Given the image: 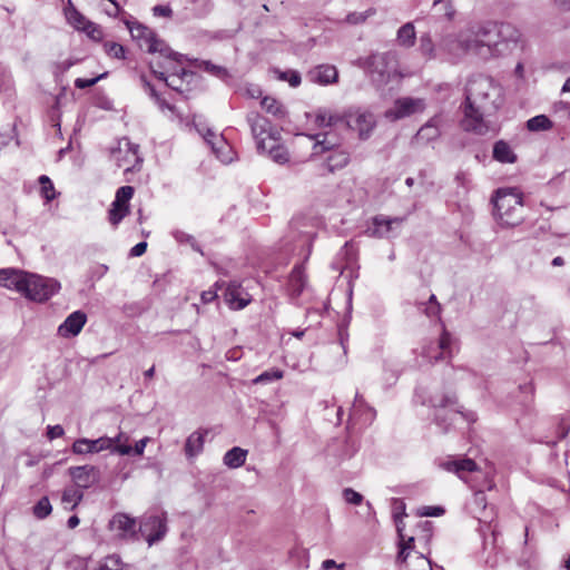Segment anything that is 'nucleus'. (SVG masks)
<instances>
[{
    "label": "nucleus",
    "mask_w": 570,
    "mask_h": 570,
    "mask_svg": "<svg viewBox=\"0 0 570 570\" xmlns=\"http://www.w3.org/2000/svg\"><path fill=\"white\" fill-rule=\"evenodd\" d=\"M495 220L503 227H514L524 219L523 199L515 188H501L492 198Z\"/></svg>",
    "instance_id": "4"
},
{
    "label": "nucleus",
    "mask_w": 570,
    "mask_h": 570,
    "mask_svg": "<svg viewBox=\"0 0 570 570\" xmlns=\"http://www.w3.org/2000/svg\"><path fill=\"white\" fill-rule=\"evenodd\" d=\"M419 308L430 318L440 317L441 305L440 304H420Z\"/></svg>",
    "instance_id": "53"
},
{
    "label": "nucleus",
    "mask_w": 570,
    "mask_h": 570,
    "mask_svg": "<svg viewBox=\"0 0 570 570\" xmlns=\"http://www.w3.org/2000/svg\"><path fill=\"white\" fill-rule=\"evenodd\" d=\"M473 503L480 510V512L475 517L480 521V523L488 524L487 527L491 531L492 537H493L492 544L494 546L495 540H497V535H498V531H497V527H492V524H491L492 521L491 520L490 521L487 520V517L484 515L485 508H487V498H485L484 491L482 489L476 490L474 492Z\"/></svg>",
    "instance_id": "29"
},
{
    "label": "nucleus",
    "mask_w": 570,
    "mask_h": 570,
    "mask_svg": "<svg viewBox=\"0 0 570 570\" xmlns=\"http://www.w3.org/2000/svg\"><path fill=\"white\" fill-rule=\"evenodd\" d=\"M502 104V87L492 78L485 76L471 78L465 88L463 129L476 135H485L489 126L484 117L494 114Z\"/></svg>",
    "instance_id": "1"
},
{
    "label": "nucleus",
    "mask_w": 570,
    "mask_h": 570,
    "mask_svg": "<svg viewBox=\"0 0 570 570\" xmlns=\"http://www.w3.org/2000/svg\"><path fill=\"white\" fill-rule=\"evenodd\" d=\"M424 109V101L419 98H401L394 104V107L386 111V117L393 120L407 117L414 112Z\"/></svg>",
    "instance_id": "18"
},
{
    "label": "nucleus",
    "mask_w": 570,
    "mask_h": 570,
    "mask_svg": "<svg viewBox=\"0 0 570 570\" xmlns=\"http://www.w3.org/2000/svg\"><path fill=\"white\" fill-rule=\"evenodd\" d=\"M410 558L412 559L411 562L406 560L405 563H401L405 570H432L431 561L423 554L415 552Z\"/></svg>",
    "instance_id": "39"
},
{
    "label": "nucleus",
    "mask_w": 570,
    "mask_h": 570,
    "mask_svg": "<svg viewBox=\"0 0 570 570\" xmlns=\"http://www.w3.org/2000/svg\"><path fill=\"white\" fill-rule=\"evenodd\" d=\"M62 11L67 22L75 29L83 31L94 40H99L102 37L101 29L79 12L71 0L63 3Z\"/></svg>",
    "instance_id": "10"
},
{
    "label": "nucleus",
    "mask_w": 570,
    "mask_h": 570,
    "mask_svg": "<svg viewBox=\"0 0 570 570\" xmlns=\"http://www.w3.org/2000/svg\"><path fill=\"white\" fill-rule=\"evenodd\" d=\"M225 301L232 309L237 311L246 307L250 297L247 293H243L239 285L230 283L225 291Z\"/></svg>",
    "instance_id": "26"
},
{
    "label": "nucleus",
    "mask_w": 570,
    "mask_h": 570,
    "mask_svg": "<svg viewBox=\"0 0 570 570\" xmlns=\"http://www.w3.org/2000/svg\"><path fill=\"white\" fill-rule=\"evenodd\" d=\"M429 402L434 410L433 421L442 433H448L459 421L473 423L478 419L473 411L464 412L458 407V400L453 393L434 394Z\"/></svg>",
    "instance_id": "3"
},
{
    "label": "nucleus",
    "mask_w": 570,
    "mask_h": 570,
    "mask_svg": "<svg viewBox=\"0 0 570 570\" xmlns=\"http://www.w3.org/2000/svg\"><path fill=\"white\" fill-rule=\"evenodd\" d=\"M284 377V371L279 368H271L253 380V384H268Z\"/></svg>",
    "instance_id": "41"
},
{
    "label": "nucleus",
    "mask_w": 570,
    "mask_h": 570,
    "mask_svg": "<svg viewBox=\"0 0 570 570\" xmlns=\"http://www.w3.org/2000/svg\"><path fill=\"white\" fill-rule=\"evenodd\" d=\"M204 436H205V433L193 432L187 438L186 443H185V453L188 458H194L203 451Z\"/></svg>",
    "instance_id": "36"
},
{
    "label": "nucleus",
    "mask_w": 570,
    "mask_h": 570,
    "mask_svg": "<svg viewBox=\"0 0 570 570\" xmlns=\"http://www.w3.org/2000/svg\"><path fill=\"white\" fill-rule=\"evenodd\" d=\"M527 128L530 131L548 130L552 128V121L544 115L534 116L527 121Z\"/></svg>",
    "instance_id": "42"
},
{
    "label": "nucleus",
    "mask_w": 570,
    "mask_h": 570,
    "mask_svg": "<svg viewBox=\"0 0 570 570\" xmlns=\"http://www.w3.org/2000/svg\"><path fill=\"white\" fill-rule=\"evenodd\" d=\"M345 121L352 130L357 131L361 139L368 138L376 124L374 115L361 108L350 109L345 114Z\"/></svg>",
    "instance_id": "12"
},
{
    "label": "nucleus",
    "mask_w": 570,
    "mask_h": 570,
    "mask_svg": "<svg viewBox=\"0 0 570 570\" xmlns=\"http://www.w3.org/2000/svg\"><path fill=\"white\" fill-rule=\"evenodd\" d=\"M509 26L488 23L478 29L476 32L446 36L442 39L440 48L450 55L459 57L464 53H473L482 59L497 57L510 49V40L503 39L504 29Z\"/></svg>",
    "instance_id": "2"
},
{
    "label": "nucleus",
    "mask_w": 570,
    "mask_h": 570,
    "mask_svg": "<svg viewBox=\"0 0 570 570\" xmlns=\"http://www.w3.org/2000/svg\"><path fill=\"white\" fill-rule=\"evenodd\" d=\"M126 157L125 159L117 158L118 166L124 167L126 171L134 169L137 165L142 163V158L138 155V145L126 141Z\"/></svg>",
    "instance_id": "32"
},
{
    "label": "nucleus",
    "mask_w": 570,
    "mask_h": 570,
    "mask_svg": "<svg viewBox=\"0 0 570 570\" xmlns=\"http://www.w3.org/2000/svg\"><path fill=\"white\" fill-rule=\"evenodd\" d=\"M106 52L114 58L124 59L125 58V48L117 42H106L105 43Z\"/></svg>",
    "instance_id": "52"
},
{
    "label": "nucleus",
    "mask_w": 570,
    "mask_h": 570,
    "mask_svg": "<svg viewBox=\"0 0 570 570\" xmlns=\"http://www.w3.org/2000/svg\"><path fill=\"white\" fill-rule=\"evenodd\" d=\"M392 513L395 519L399 535H402L401 518L405 515V503L402 499H392Z\"/></svg>",
    "instance_id": "47"
},
{
    "label": "nucleus",
    "mask_w": 570,
    "mask_h": 570,
    "mask_svg": "<svg viewBox=\"0 0 570 570\" xmlns=\"http://www.w3.org/2000/svg\"><path fill=\"white\" fill-rule=\"evenodd\" d=\"M83 498V492L81 489L76 487H70L63 490L61 501L63 504H70V510L76 509V507L81 502ZM68 509V507H66Z\"/></svg>",
    "instance_id": "38"
},
{
    "label": "nucleus",
    "mask_w": 570,
    "mask_h": 570,
    "mask_svg": "<svg viewBox=\"0 0 570 570\" xmlns=\"http://www.w3.org/2000/svg\"><path fill=\"white\" fill-rule=\"evenodd\" d=\"M217 297L216 291L208 289L202 293V302L204 304L212 303Z\"/></svg>",
    "instance_id": "63"
},
{
    "label": "nucleus",
    "mask_w": 570,
    "mask_h": 570,
    "mask_svg": "<svg viewBox=\"0 0 570 570\" xmlns=\"http://www.w3.org/2000/svg\"><path fill=\"white\" fill-rule=\"evenodd\" d=\"M199 67L218 78H225L228 75L227 70L224 67L216 66L210 61H202Z\"/></svg>",
    "instance_id": "51"
},
{
    "label": "nucleus",
    "mask_w": 570,
    "mask_h": 570,
    "mask_svg": "<svg viewBox=\"0 0 570 570\" xmlns=\"http://www.w3.org/2000/svg\"><path fill=\"white\" fill-rule=\"evenodd\" d=\"M87 322L82 311H75L58 327V335L65 338L77 336Z\"/></svg>",
    "instance_id": "21"
},
{
    "label": "nucleus",
    "mask_w": 570,
    "mask_h": 570,
    "mask_svg": "<svg viewBox=\"0 0 570 570\" xmlns=\"http://www.w3.org/2000/svg\"><path fill=\"white\" fill-rule=\"evenodd\" d=\"M204 139L212 146L213 151L222 163L228 164L233 160V150L222 135L218 137L213 130L207 129Z\"/></svg>",
    "instance_id": "22"
},
{
    "label": "nucleus",
    "mask_w": 570,
    "mask_h": 570,
    "mask_svg": "<svg viewBox=\"0 0 570 570\" xmlns=\"http://www.w3.org/2000/svg\"><path fill=\"white\" fill-rule=\"evenodd\" d=\"M40 193L47 202H51L56 197L55 187L51 179L41 175L39 177Z\"/></svg>",
    "instance_id": "48"
},
{
    "label": "nucleus",
    "mask_w": 570,
    "mask_h": 570,
    "mask_svg": "<svg viewBox=\"0 0 570 570\" xmlns=\"http://www.w3.org/2000/svg\"><path fill=\"white\" fill-rule=\"evenodd\" d=\"M59 288L60 284L56 279L28 273L22 294L31 301L45 302Z\"/></svg>",
    "instance_id": "8"
},
{
    "label": "nucleus",
    "mask_w": 570,
    "mask_h": 570,
    "mask_svg": "<svg viewBox=\"0 0 570 570\" xmlns=\"http://www.w3.org/2000/svg\"><path fill=\"white\" fill-rule=\"evenodd\" d=\"M109 529L120 539L134 538L137 533L136 519L126 513H116L109 521Z\"/></svg>",
    "instance_id": "19"
},
{
    "label": "nucleus",
    "mask_w": 570,
    "mask_h": 570,
    "mask_svg": "<svg viewBox=\"0 0 570 570\" xmlns=\"http://www.w3.org/2000/svg\"><path fill=\"white\" fill-rule=\"evenodd\" d=\"M114 446L112 438L102 436L96 440L78 439L72 444V452L75 454L98 453L104 450H109Z\"/></svg>",
    "instance_id": "20"
},
{
    "label": "nucleus",
    "mask_w": 570,
    "mask_h": 570,
    "mask_svg": "<svg viewBox=\"0 0 570 570\" xmlns=\"http://www.w3.org/2000/svg\"><path fill=\"white\" fill-rule=\"evenodd\" d=\"M68 471L76 488L81 490L92 487L100 478L99 470L92 465L71 466Z\"/></svg>",
    "instance_id": "17"
},
{
    "label": "nucleus",
    "mask_w": 570,
    "mask_h": 570,
    "mask_svg": "<svg viewBox=\"0 0 570 570\" xmlns=\"http://www.w3.org/2000/svg\"><path fill=\"white\" fill-rule=\"evenodd\" d=\"M277 77L279 80L287 81L291 87H297L301 85L302 78L298 71L287 70V71H277Z\"/></svg>",
    "instance_id": "50"
},
{
    "label": "nucleus",
    "mask_w": 570,
    "mask_h": 570,
    "mask_svg": "<svg viewBox=\"0 0 570 570\" xmlns=\"http://www.w3.org/2000/svg\"><path fill=\"white\" fill-rule=\"evenodd\" d=\"M149 441H150V439L148 436H146V438H142L141 440H139L138 442H136L135 446L132 448L131 453H134L135 455H142L145 448Z\"/></svg>",
    "instance_id": "61"
},
{
    "label": "nucleus",
    "mask_w": 570,
    "mask_h": 570,
    "mask_svg": "<svg viewBox=\"0 0 570 570\" xmlns=\"http://www.w3.org/2000/svg\"><path fill=\"white\" fill-rule=\"evenodd\" d=\"M343 497L346 502L355 505L361 504L363 501V495L351 488L344 489Z\"/></svg>",
    "instance_id": "54"
},
{
    "label": "nucleus",
    "mask_w": 570,
    "mask_h": 570,
    "mask_svg": "<svg viewBox=\"0 0 570 570\" xmlns=\"http://www.w3.org/2000/svg\"><path fill=\"white\" fill-rule=\"evenodd\" d=\"M134 187L121 186L116 191L115 200L108 212V220L112 226H117L129 213V200L134 195Z\"/></svg>",
    "instance_id": "13"
},
{
    "label": "nucleus",
    "mask_w": 570,
    "mask_h": 570,
    "mask_svg": "<svg viewBox=\"0 0 570 570\" xmlns=\"http://www.w3.org/2000/svg\"><path fill=\"white\" fill-rule=\"evenodd\" d=\"M247 122L256 141L261 140L263 135L268 134L269 121L258 112H249L247 115Z\"/></svg>",
    "instance_id": "30"
},
{
    "label": "nucleus",
    "mask_w": 570,
    "mask_h": 570,
    "mask_svg": "<svg viewBox=\"0 0 570 570\" xmlns=\"http://www.w3.org/2000/svg\"><path fill=\"white\" fill-rule=\"evenodd\" d=\"M173 236L177 242L189 243L196 250H199V248L195 246V238L191 235L186 234L183 230H174Z\"/></svg>",
    "instance_id": "55"
},
{
    "label": "nucleus",
    "mask_w": 570,
    "mask_h": 570,
    "mask_svg": "<svg viewBox=\"0 0 570 570\" xmlns=\"http://www.w3.org/2000/svg\"><path fill=\"white\" fill-rule=\"evenodd\" d=\"M65 433V430L61 425H48L47 426V438L49 440H53L57 438H61Z\"/></svg>",
    "instance_id": "58"
},
{
    "label": "nucleus",
    "mask_w": 570,
    "mask_h": 570,
    "mask_svg": "<svg viewBox=\"0 0 570 570\" xmlns=\"http://www.w3.org/2000/svg\"><path fill=\"white\" fill-rule=\"evenodd\" d=\"M404 220V217H389L382 214L375 215L371 219V224L367 226L365 234L373 238H395L400 235Z\"/></svg>",
    "instance_id": "9"
},
{
    "label": "nucleus",
    "mask_w": 570,
    "mask_h": 570,
    "mask_svg": "<svg viewBox=\"0 0 570 570\" xmlns=\"http://www.w3.org/2000/svg\"><path fill=\"white\" fill-rule=\"evenodd\" d=\"M440 466L445 471L455 473L461 480L475 488L474 480L485 475L478 469L476 463L472 459L461 458L443 461Z\"/></svg>",
    "instance_id": "11"
},
{
    "label": "nucleus",
    "mask_w": 570,
    "mask_h": 570,
    "mask_svg": "<svg viewBox=\"0 0 570 570\" xmlns=\"http://www.w3.org/2000/svg\"><path fill=\"white\" fill-rule=\"evenodd\" d=\"M360 66L379 83H386L396 75L397 63L394 52H376L360 59Z\"/></svg>",
    "instance_id": "5"
},
{
    "label": "nucleus",
    "mask_w": 570,
    "mask_h": 570,
    "mask_svg": "<svg viewBox=\"0 0 570 570\" xmlns=\"http://www.w3.org/2000/svg\"><path fill=\"white\" fill-rule=\"evenodd\" d=\"M183 55L179 53L177 59H174L170 62L164 58V61L160 62H150V68L153 73L159 79L166 82V85L177 92H183L180 82L185 77L193 76V72L181 68L177 69L176 63H180L183 60Z\"/></svg>",
    "instance_id": "7"
},
{
    "label": "nucleus",
    "mask_w": 570,
    "mask_h": 570,
    "mask_svg": "<svg viewBox=\"0 0 570 570\" xmlns=\"http://www.w3.org/2000/svg\"><path fill=\"white\" fill-rule=\"evenodd\" d=\"M153 13L156 17L170 18L173 16V10L169 6L158 4L153 8Z\"/></svg>",
    "instance_id": "59"
},
{
    "label": "nucleus",
    "mask_w": 570,
    "mask_h": 570,
    "mask_svg": "<svg viewBox=\"0 0 570 570\" xmlns=\"http://www.w3.org/2000/svg\"><path fill=\"white\" fill-rule=\"evenodd\" d=\"M147 249V243L145 242H140L138 244H136L131 249H130V255L131 256H141Z\"/></svg>",
    "instance_id": "62"
},
{
    "label": "nucleus",
    "mask_w": 570,
    "mask_h": 570,
    "mask_svg": "<svg viewBox=\"0 0 570 570\" xmlns=\"http://www.w3.org/2000/svg\"><path fill=\"white\" fill-rule=\"evenodd\" d=\"M139 531L148 544L153 546L161 540L167 532L166 514L145 517L140 522Z\"/></svg>",
    "instance_id": "15"
},
{
    "label": "nucleus",
    "mask_w": 570,
    "mask_h": 570,
    "mask_svg": "<svg viewBox=\"0 0 570 570\" xmlns=\"http://www.w3.org/2000/svg\"><path fill=\"white\" fill-rule=\"evenodd\" d=\"M104 77H105V75H100L96 78H90V79L77 78L75 80V86L79 89L89 88V87L95 86Z\"/></svg>",
    "instance_id": "56"
},
{
    "label": "nucleus",
    "mask_w": 570,
    "mask_h": 570,
    "mask_svg": "<svg viewBox=\"0 0 570 570\" xmlns=\"http://www.w3.org/2000/svg\"><path fill=\"white\" fill-rule=\"evenodd\" d=\"M401 538H403V534L400 535ZM400 551H399V554H397V558H396V562L397 563H405L406 560L413 556L412 554V551L414 549V538L413 537H410L406 541L404 539H402V541L400 542Z\"/></svg>",
    "instance_id": "45"
},
{
    "label": "nucleus",
    "mask_w": 570,
    "mask_h": 570,
    "mask_svg": "<svg viewBox=\"0 0 570 570\" xmlns=\"http://www.w3.org/2000/svg\"><path fill=\"white\" fill-rule=\"evenodd\" d=\"M444 513L442 507H423L420 511L421 515L424 517H440Z\"/></svg>",
    "instance_id": "57"
},
{
    "label": "nucleus",
    "mask_w": 570,
    "mask_h": 570,
    "mask_svg": "<svg viewBox=\"0 0 570 570\" xmlns=\"http://www.w3.org/2000/svg\"><path fill=\"white\" fill-rule=\"evenodd\" d=\"M493 158L500 163L513 164L517 161V155L504 140H499L493 146Z\"/></svg>",
    "instance_id": "33"
},
{
    "label": "nucleus",
    "mask_w": 570,
    "mask_h": 570,
    "mask_svg": "<svg viewBox=\"0 0 570 570\" xmlns=\"http://www.w3.org/2000/svg\"><path fill=\"white\" fill-rule=\"evenodd\" d=\"M416 32L412 22L404 23L396 33L397 45L403 48H411L414 46Z\"/></svg>",
    "instance_id": "34"
},
{
    "label": "nucleus",
    "mask_w": 570,
    "mask_h": 570,
    "mask_svg": "<svg viewBox=\"0 0 570 570\" xmlns=\"http://www.w3.org/2000/svg\"><path fill=\"white\" fill-rule=\"evenodd\" d=\"M314 148H320L321 151L327 153L324 158V167L328 173L341 170L350 163V154L345 149L334 148V145L325 139L317 141Z\"/></svg>",
    "instance_id": "14"
},
{
    "label": "nucleus",
    "mask_w": 570,
    "mask_h": 570,
    "mask_svg": "<svg viewBox=\"0 0 570 570\" xmlns=\"http://www.w3.org/2000/svg\"><path fill=\"white\" fill-rule=\"evenodd\" d=\"M312 81L321 85H330L337 81V69L332 65H321L308 73Z\"/></svg>",
    "instance_id": "27"
},
{
    "label": "nucleus",
    "mask_w": 570,
    "mask_h": 570,
    "mask_svg": "<svg viewBox=\"0 0 570 570\" xmlns=\"http://www.w3.org/2000/svg\"><path fill=\"white\" fill-rule=\"evenodd\" d=\"M257 149L262 153H268L269 157L277 164H285L288 161V151L287 149L279 145L275 138H273L269 134L267 139L262 138L257 141Z\"/></svg>",
    "instance_id": "23"
},
{
    "label": "nucleus",
    "mask_w": 570,
    "mask_h": 570,
    "mask_svg": "<svg viewBox=\"0 0 570 570\" xmlns=\"http://www.w3.org/2000/svg\"><path fill=\"white\" fill-rule=\"evenodd\" d=\"M27 274V272L13 268L0 269V285L22 294L23 287L26 286Z\"/></svg>",
    "instance_id": "24"
},
{
    "label": "nucleus",
    "mask_w": 570,
    "mask_h": 570,
    "mask_svg": "<svg viewBox=\"0 0 570 570\" xmlns=\"http://www.w3.org/2000/svg\"><path fill=\"white\" fill-rule=\"evenodd\" d=\"M441 117L434 116L432 117L425 125H423L419 131L416 132L415 138L420 141L430 142L439 138Z\"/></svg>",
    "instance_id": "28"
},
{
    "label": "nucleus",
    "mask_w": 570,
    "mask_h": 570,
    "mask_svg": "<svg viewBox=\"0 0 570 570\" xmlns=\"http://www.w3.org/2000/svg\"><path fill=\"white\" fill-rule=\"evenodd\" d=\"M246 456V450L239 446H234L225 453L223 461L226 466L237 469L245 463Z\"/></svg>",
    "instance_id": "35"
},
{
    "label": "nucleus",
    "mask_w": 570,
    "mask_h": 570,
    "mask_svg": "<svg viewBox=\"0 0 570 570\" xmlns=\"http://www.w3.org/2000/svg\"><path fill=\"white\" fill-rule=\"evenodd\" d=\"M305 285L306 276L303 265H297L293 268L288 278V287L292 296L298 297L303 293Z\"/></svg>",
    "instance_id": "31"
},
{
    "label": "nucleus",
    "mask_w": 570,
    "mask_h": 570,
    "mask_svg": "<svg viewBox=\"0 0 570 570\" xmlns=\"http://www.w3.org/2000/svg\"><path fill=\"white\" fill-rule=\"evenodd\" d=\"M452 336L443 326L436 346L423 347L422 355L430 362H439L452 356Z\"/></svg>",
    "instance_id": "16"
},
{
    "label": "nucleus",
    "mask_w": 570,
    "mask_h": 570,
    "mask_svg": "<svg viewBox=\"0 0 570 570\" xmlns=\"http://www.w3.org/2000/svg\"><path fill=\"white\" fill-rule=\"evenodd\" d=\"M345 567L344 563H341V564H337L334 560L332 559H326L323 561L322 563V569L324 570H330L332 568H337L338 570H343Z\"/></svg>",
    "instance_id": "64"
},
{
    "label": "nucleus",
    "mask_w": 570,
    "mask_h": 570,
    "mask_svg": "<svg viewBox=\"0 0 570 570\" xmlns=\"http://www.w3.org/2000/svg\"><path fill=\"white\" fill-rule=\"evenodd\" d=\"M336 120L337 118L335 116L327 115L326 112L317 115V121L321 126H332Z\"/></svg>",
    "instance_id": "60"
},
{
    "label": "nucleus",
    "mask_w": 570,
    "mask_h": 570,
    "mask_svg": "<svg viewBox=\"0 0 570 570\" xmlns=\"http://www.w3.org/2000/svg\"><path fill=\"white\" fill-rule=\"evenodd\" d=\"M261 106L266 112L275 117L282 118L285 116V111L282 104L273 97H264L261 101Z\"/></svg>",
    "instance_id": "40"
},
{
    "label": "nucleus",
    "mask_w": 570,
    "mask_h": 570,
    "mask_svg": "<svg viewBox=\"0 0 570 570\" xmlns=\"http://www.w3.org/2000/svg\"><path fill=\"white\" fill-rule=\"evenodd\" d=\"M376 412L373 407L366 404L364 397L356 393L354 403L351 407L350 417L360 420L362 424L368 425L375 419Z\"/></svg>",
    "instance_id": "25"
},
{
    "label": "nucleus",
    "mask_w": 570,
    "mask_h": 570,
    "mask_svg": "<svg viewBox=\"0 0 570 570\" xmlns=\"http://www.w3.org/2000/svg\"><path fill=\"white\" fill-rule=\"evenodd\" d=\"M96 570H122V562L118 556L106 557Z\"/></svg>",
    "instance_id": "49"
},
{
    "label": "nucleus",
    "mask_w": 570,
    "mask_h": 570,
    "mask_svg": "<svg viewBox=\"0 0 570 570\" xmlns=\"http://www.w3.org/2000/svg\"><path fill=\"white\" fill-rule=\"evenodd\" d=\"M114 440V446L110 449L112 452L120 455H129L132 452V448L128 444L129 436L119 433Z\"/></svg>",
    "instance_id": "43"
},
{
    "label": "nucleus",
    "mask_w": 570,
    "mask_h": 570,
    "mask_svg": "<svg viewBox=\"0 0 570 570\" xmlns=\"http://www.w3.org/2000/svg\"><path fill=\"white\" fill-rule=\"evenodd\" d=\"M141 82L148 92L149 97L155 101V104L159 107L160 110H169L174 111L175 107L167 102L160 94L155 89V87L146 79L145 76L140 77Z\"/></svg>",
    "instance_id": "37"
},
{
    "label": "nucleus",
    "mask_w": 570,
    "mask_h": 570,
    "mask_svg": "<svg viewBox=\"0 0 570 570\" xmlns=\"http://www.w3.org/2000/svg\"><path fill=\"white\" fill-rule=\"evenodd\" d=\"M419 50L422 53V56L426 57L428 59H433L436 57L435 47L430 33H423L420 37Z\"/></svg>",
    "instance_id": "46"
},
{
    "label": "nucleus",
    "mask_w": 570,
    "mask_h": 570,
    "mask_svg": "<svg viewBox=\"0 0 570 570\" xmlns=\"http://www.w3.org/2000/svg\"><path fill=\"white\" fill-rule=\"evenodd\" d=\"M129 32L134 40L138 42L141 49H146L150 53L158 52L160 57L166 58L171 63L179 56L173 51L163 40L156 37V33L139 22L128 23Z\"/></svg>",
    "instance_id": "6"
},
{
    "label": "nucleus",
    "mask_w": 570,
    "mask_h": 570,
    "mask_svg": "<svg viewBox=\"0 0 570 570\" xmlns=\"http://www.w3.org/2000/svg\"><path fill=\"white\" fill-rule=\"evenodd\" d=\"M52 512V505L48 497H42L32 508L33 515L39 519H46Z\"/></svg>",
    "instance_id": "44"
}]
</instances>
